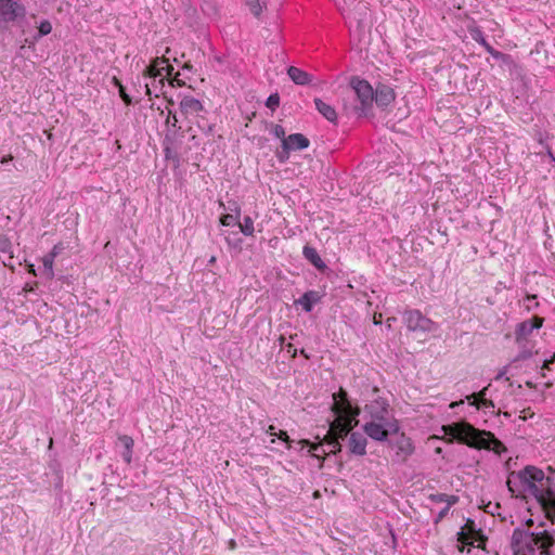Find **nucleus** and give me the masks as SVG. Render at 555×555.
<instances>
[{"label": "nucleus", "mask_w": 555, "mask_h": 555, "mask_svg": "<svg viewBox=\"0 0 555 555\" xmlns=\"http://www.w3.org/2000/svg\"><path fill=\"white\" fill-rule=\"evenodd\" d=\"M323 295L318 291H307L298 299L294 300L295 306H300L305 312H311L314 305L319 304Z\"/></svg>", "instance_id": "17"}, {"label": "nucleus", "mask_w": 555, "mask_h": 555, "mask_svg": "<svg viewBox=\"0 0 555 555\" xmlns=\"http://www.w3.org/2000/svg\"><path fill=\"white\" fill-rule=\"evenodd\" d=\"M501 506L499 503L492 504L491 502L488 503V505L485 507V511L487 513H490L494 515L495 511L499 509Z\"/></svg>", "instance_id": "52"}, {"label": "nucleus", "mask_w": 555, "mask_h": 555, "mask_svg": "<svg viewBox=\"0 0 555 555\" xmlns=\"http://www.w3.org/2000/svg\"><path fill=\"white\" fill-rule=\"evenodd\" d=\"M241 232L245 236H254L255 233V227H254V220L249 216H245L243 219V222L238 220V224Z\"/></svg>", "instance_id": "27"}, {"label": "nucleus", "mask_w": 555, "mask_h": 555, "mask_svg": "<svg viewBox=\"0 0 555 555\" xmlns=\"http://www.w3.org/2000/svg\"><path fill=\"white\" fill-rule=\"evenodd\" d=\"M287 74L296 85L306 86L312 81V76L309 73L296 66H289Z\"/></svg>", "instance_id": "22"}, {"label": "nucleus", "mask_w": 555, "mask_h": 555, "mask_svg": "<svg viewBox=\"0 0 555 555\" xmlns=\"http://www.w3.org/2000/svg\"><path fill=\"white\" fill-rule=\"evenodd\" d=\"M450 507H451V506H449V504H447V506H446V507H443V508H442V509L437 514V516H436V517H435V519H434V524H436V525H437V524H439V522H440V521H441V520H442V519L448 515V513H449V511H450Z\"/></svg>", "instance_id": "47"}, {"label": "nucleus", "mask_w": 555, "mask_h": 555, "mask_svg": "<svg viewBox=\"0 0 555 555\" xmlns=\"http://www.w3.org/2000/svg\"><path fill=\"white\" fill-rule=\"evenodd\" d=\"M469 35H470L472 39L474 41H476L477 43H479L480 46L486 44L487 39H486V36L480 27L475 26V27L470 28Z\"/></svg>", "instance_id": "32"}, {"label": "nucleus", "mask_w": 555, "mask_h": 555, "mask_svg": "<svg viewBox=\"0 0 555 555\" xmlns=\"http://www.w3.org/2000/svg\"><path fill=\"white\" fill-rule=\"evenodd\" d=\"M554 545L555 535L547 530L534 532L517 527L511 538L513 555H551Z\"/></svg>", "instance_id": "3"}, {"label": "nucleus", "mask_w": 555, "mask_h": 555, "mask_svg": "<svg viewBox=\"0 0 555 555\" xmlns=\"http://www.w3.org/2000/svg\"><path fill=\"white\" fill-rule=\"evenodd\" d=\"M198 129L205 134V135H214L215 133V125L214 124H203L201 121H197Z\"/></svg>", "instance_id": "42"}, {"label": "nucleus", "mask_w": 555, "mask_h": 555, "mask_svg": "<svg viewBox=\"0 0 555 555\" xmlns=\"http://www.w3.org/2000/svg\"><path fill=\"white\" fill-rule=\"evenodd\" d=\"M403 321L408 330L412 332L433 333L438 328V325L433 320L417 309L405 310Z\"/></svg>", "instance_id": "8"}, {"label": "nucleus", "mask_w": 555, "mask_h": 555, "mask_svg": "<svg viewBox=\"0 0 555 555\" xmlns=\"http://www.w3.org/2000/svg\"><path fill=\"white\" fill-rule=\"evenodd\" d=\"M482 47L489 54H491L495 50L488 41Z\"/></svg>", "instance_id": "59"}, {"label": "nucleus", "mask_w": 555, "mask_h": 555, "mask_svg": "<svg viewBox=\"0 0 555 555\" xmlns=\"http://www.w3.org/2000/svg\"><path fill=\"white\" fill-rule=\"evenodd\" d=\"M367 438L364 433L352 431L347 439V448L350 454L364 456L366 454Z\"/></svg>", "instance_id": "15"}, {"label": "nucleus", "mask_w": 555, "mask_h": 555, "mask_svg": "<svg viewBox=\"0 0 555 555\" xmlns=\"http://www.w3.org/2000/svg\"><path fill=\"white\" fill-rule=\"evenodd\" d=\"M476 408L483 409V410H490V409L494 408V403L492 400L487 399V400L482 401L481 403H479Z\"/></svg>", "instance_id": "50"}, {"label": "nucleus", "mask_w": 555, "mask_h": 555, "mask_svg": "<svg viewBox=\"0 0 555 555\" xmlns=\"http://www.w3.org/2000/svg\"><path fill=\"white\" fill-rule=\"evenodd\" d=\"M185 131L182 128H168L163 139L165 159L171 160L175 167H179L181 159L179 149L183 142Z\"/></svg>", "instance_id": "7"}, {"label": "nucleus", "mask_w": 555, "mask_h": 555, "mask_svg": "<svg viewBox=\"0 0 555 555\" xmlns=\"http://www.w3.org/2000/svg\"><path fill=\"white\" fill-rule=\"evenodd\" d=\"M63 250V245L60 243V244H56L53 246V248L51 249V251L48 254L50 257L54 258Z\"/></svg>", "instance_id": "51"}, {"label": "nucleus", "mask_w": 555, "mask_h": 555, "mask_svg": "<svg viewBox=\"0 0 555 555\" xmlns=\"http://www.w3.org/2000/svg\"><path fill=\"white\" fill-rule=\"evenodd\" d=\"M393 447L397 449L396 456L398 457L399 462H405L415 451L412 439L404 433H401L398 436L393 442Z\"/></svg>", "instance_id": "16"}, {"label": "nucleus", "mask_w": 555, "mask_h": 555, "mask_svg": "<svg viewBox=\"0 0 555 555\" xmlns=\"http://www.w3.org/2000/svg\"><path fill=\"white\" fill-rule=\"evenodd\" d=\"M349 86L359 104L354 105L353 111L358 117H367L372 115L374 102V89L370 82L358 76L351 77Z\"/></svg>", "instance_id": "4"}, {"label": "nucleus", "mask_w": 555, "mask_h": 555, "mask_svg": "<svg viewBox=\"0 0 555 555\" xmlns=\"http://www.w3.org/2000/svg\"><path fill=\"white\" fill-rule=\"evenodd\" d=\"M118 92H119V96L121 98V100L124 101V103L126 105H131L132 104V99L126 92V88L124 87V85L121 82H118Z\"/></svg>", "instance_id": "43"}, {"label": "nucleus", "mask_w": 555, "mask_h": 555, "mask_svg": "<svg viewBox=\"0 0 555 555\" xmlns=\"http://www.w3.org/2000/svg\"><path fill=\"white\" fill-rule=\"evenodd\" d=\"M461 531H466L472 537L473 534H478L482 537V531L476 528L475 521L470 518L466 520L465 525L461 528Z\"/></svg>", "instance_id": "35"}, {"label": "nucleus", "mask_w": 555, "mask_h": 555, "mask_svg": "<svg viewBox=\"0 0 555 555\" xmlns=\"http://www.w3.org/2000/svg\"><path fill=\"white\" fill-rule=\"evenodd\" d=\"M463 403H464V400L453 401V402L450 403L449 406H450V409H455V408L462 405Z\"/></svg>", "instance_id": "61"}, {"label": "nucleus", "mask_w": 555, "mask_h": 555, "mask_svg": "<svg viewBox=\"0 0 555 555\" xmlns=\"http://www.w3.org/2000/svg\"><path fill=\"white\" fill-rule=\"evenodd\" d=\"M358 423L354 421L347 420H334L330 423V430L327 434L328 439H334V442L338 446V440L348 439L349 435L352 433L353 427H356Z\"/></svg>", "instance_id": "12"}, {"label": "nucleus", "mask_w": 555, "mask_h": 555, "mask_svg": "<svg viewBox=\"0 0 555 555\" xmlns=\"http://www.w3.org/2000/svg\"><path fill=\"white\" fill-rule=\"evenodd\" d=\"M178 76H179V73H177V74L175 75V77H173V81H176V82H177V85H178L179 87L184 86V82H183V81H181V80H179Z\"/></svg>", "instance_id": "62"}, {"label": "nucleus", "mask_w": 555, "mask_h": 555, "mask_svg": "<svg viewBox=\"0 0 555 555\" xmlns=\"http://www.w3.org/2000/svg\"><path fill=\"white\" fill-rule=\"evenodd\" d=\"M456 537H457V542L461 544V546H459L460 552H464L465 545L474 546L473 537L470 534H468L466 531H459Z\"/></svg>", "instance_id": "31"}, {"label": "nucleus", "mask_w": 555, "mask_h": 555, "mask_svg": "<svg viewBox=\"0 0 555 555\" xmlns=\"http://www.w3.org/2000/svg\"><path fill=\"white\" fill-rule=\"evenodd\" d=\"M220 206L230 211V214H233L237 217H241V206L238 205V203L236 201H229L228 202V205H224L223 203H220Z\"/></svg>", "instance_id": "39"}, {"label": "nucleus", "mask_w": 555, "mask_h": 555, "mask_svg": "<svg viewBox=\"0 0 555 555\" xmlns=\"http://www.w3.org/2000/svg\"><path fill=\"white\" fill-rule=\"evenodd\" d=\"M302 256L309 263H311L321 273H325L328 270V267L323 261V259L319 255L318 250L314 247L310 246L309 244H306L304 246Z\"/></svg>", "instance_id": "18"}, {"label": "nucleus", "mask_w": 555, "mask_h": 555, "mask_svg": "<svg viewBox=\"0 0 555 555\" xmlns=\"http://www.w3.org/2000/svg\"><path fill=\"white\" fill-rule=\"evenodd\" d=\"M286 349H287V352H292V353H293V357H295V356H296V353H297V349L294 347V345H293V344H291V343H289V344H287V345H286Z\"/></svg>", "instance_id": "58"}, {"label": "nucleus", "mask_w": 555, "mask_h": 555, "mask_svg": "<svg viewBox=\"0 0 555 555\" xmlns=\"http://www.w3.org/2000/svg\"><path fill=\"white\" fill-rule=\"evenodd\" d=\"M52 31V25L48 20H43L40 22L38 27V35L35 36V39L38 40L39 38L49 35Z\"/></svg>", "instance_id": "36"}, {"label": "nucleus", "mask_w": 555, "mask_h": 555, "mask_svg": "<svg viewBox=\"0 0 555 555\" xmlns=\"http://www.w3.org/2000/svg\"><path fill=\"white\" fill-rule=\"evenodd\" d=\"M280 105V95L278 93H272L268 96L266 101V106L271 111H275Z\"/></svg>", "instance_id": "41"}, {"label": "nucleus", "mask_w": 555, "mask_h": 555, "mask_svg": "<svg viewBox=\"0 0 555 555\" xmlns=\"http://www.w3.org/2000/svg\"><path fill=\"white\" fill-rule=\"evenodd\" d=\"M267 434H269L270 436H275L276 437V431H275V426L273 425H270L267 429Z\"/></svg>", "instance_id": "60"}, {"label": "nucleus", "mask_w": 555, "mask_h": 555, "mask_svg": "<svg viewBox=\"0 0 555 555\" xmlns=\"http://www.w3.org/2000/svg\"><path fill=\"white\" fill-rule=\"evenodd\" d=\"M291 152L292 150L286 144V142L282 141L281 150L276 151L275 156L281 164H285L289 159Z\"/></svg>", "instance_id": "33"}, {"label": "nucleus", "mask_w": 555, "mask_h": 555, "mask_svg": "<svg viewBox=\"0 0 555 555\" xmlns=\"http://www.w3.org/2000/svg\"><path fill=\"white\" fill-rule=\"evenodd\" d=\"M26 14V8L20 0H0V21L4 23H14L23 18Z\"/></svg>", "instance_id": "11"}, {"label": "nucleus", "mask_w": 555, "mask_h": 555, "mask_svg": "<svg viewBox=\"0 0 555 555\" xmlns=\"http://www.w3.org/2000/svg\"><path fill=\"white\" fill-rule=\"evenodd\" d=\"M12 159H13V157H12L11 155L3 156V157L1 158V164H7V163H9V162H10V160H12Z\"/></svg>", "instance_id": "63"}, {"label": "nucleus", "mask_w": 555, "mask_h": 555, "mask_svg": "<svg viewBox=\"0 0 555 555\" xmlns=\"http://www.w3.org/2000/svg\"><path fill=\"white\" fill-rule=\"evenodd\" d=\"M442 430L444 435L469 448L493 451L498 455L507 452L505 444L493 433L479 429L466 421L443 425Z\"/></svg>", "instance_id": "2"}, {"label": "nucleus", "mask_w": 555, "mask_h": 555, "mask_svg": "<svg viewBox=\"0 0 555 555\" xmlns=\"http://www.w3.org/2000/svg\"><path fill=\"white\" fill-rule=\"evenodd\" d=\"M276 437L286 442L287 443V449H291V442L292 440L289 439V436L287 434V431H284V430H280L278 434H276Z\"/></svg>", "instance_id": "48"}, {"label": "nucleus", "mask_w": 555, "mask_h": 555, "mask_svg": "<svg viewBox=\"0 0 555 555\" xmlns=\"http://www.w3.org/2000/svg\"><path fill=\"white\" fill-rule=\"evenodd\" d=\"M153 81L145 85V94L149 96H152L153 92H155V96H158V92H164V88L166 86V78L160 77L156 80L152 79Z\"/></svg>", "instance_id": "25"}, {"label": "nucleus", "mask_w": 555, "mask_h": 555, "mask_svg": "<svg viewBox=\"0 0 555 555\" xmlns=\"http://www.w3.org/2000/svg\"><path fill=\"white\" fill-rule=\"evenodd\" d=\"M519 348H520V351L514 358L512 363H517L519 361H525V360L531 358L532 354H533L531 349L527 348V343H524L521 346H519Z\"/></svg>", "instance_id": "34"}, {"label": "nucleus", "mask_w": 555, "mask_h": 555, "mask_svg": "<svg viewBox=\"0 0 555 555\" xmlns=\"http://www.w3.org/2000/svg\"><path fill=\"white\" fill-rule=\"evenodd\" d=\"M340 11L345 18L354 21L360 27L366 20L369 7L365 1L344 0V7H340Z\"/></svg>", "instance_id": "9"}, {"label": "nucleus", "mask_w": 555, "mask_h": 555, "mask_svg": "<svg viewBox=\"0 0 555 555\" xmlns=\"http://www.w3.org/2000/svg\"><path fill=\"white\" fill-rule=\"evenodd\" d=\"M164 63H167V57L165 55L155 57L152 60L151 64L145 67L143 76L154 80L164 77L163 68H160V65Z\"/></svg>", "instance_id": "19"}, {"label": "nucleus", "mask_w": 555, "mask_h": 555, "mask_svg": "<svg viewBox=\"0 0 555 555\" xmlns=\"http://www.w3.org/2000/svg\"><path fill=\"white\" fill-rule=\"evenodd\" d=\"M508 366H505L502 371L498 373V375L494 377L495 380H500L504 377V375L507 373Z\"/></svg>", "instance_id": "57"}, {"label": "nucleus", "mask_w": 555, "mask_h": 555, "mask_svg": "<svg viewBox=\"0 0 555 555\" xmlns=\"http://www.w3.org/2000/svg\"><path fill=\"white\" fill-rule=\"evenodd\" d=\"M508 491L515 498H532L548 516L555 517V478L533 465L518 472H511L506 481Z\"/></svg>", "instance_id": "1"}, {"label": "nucleus", "mask_w": 555, "mask_h": 555, "mask_svg": "<svg viewBox=\"0 0 555 555\" xmlns=\"http://www.w3.org/2000/svg\"><path fill=\"white\" fill-rule=\"evenodd\" d=\"M327 444L332 447V453L337 454L341 451L343 446L340 443V440H338V446L334 442V439L327 438Z\"/></svg>", "instance_id": "49"}, {"label": "nucleus", "mask_w": 555, "mask_h": 555, "mask_svg": "<svg viewBox=\"0 0 555 555\" xmlns=\"http://www.w3.org/2000/svg\"><path fill=\"white\" fill-rule=\"evenodd\" d=\"M399 423L396 418L386 420V422L370 421L363 425V433L366 437L378 441L387 442L390 434H398Z\"/></svg>", "instance_id": "6"}, {"label": "nucleus", "mask_w": 555, "mask_h": 555, "mask_svg": "<svg viewBox=\"0 0 555 555\" xmlns=\"http://www.w3.org/2000/svg\"><path fill=\"white\" fill-rule=\"evenodd\" d=\"M490 55L494 60L502 61L503 63H509L512 61V56L509 54L503 53L499 50H494Z\"/></svg>", "instance_id": "44"}, {"label": "nucleus", "mask_w": 555, "mask_h": 555, "mask_svg": "<svg viewBox=\"0 0 555 555\" xmlns=\"http://www.w3.org/2000/svg\"><path fill=\"white\" fill-rule=\"evenodd\" d=\"M364 412L371 421L386 422L389 418V403L385 398L378 397L364 406Z\"/></svg>", "instance_id": "13"}, {"label": "nucleus", "mask_w": 555, "mask_h": 555, "mask_svg": "<svg viewBox=\"0 0 555 555\" xmlns=\"http://www.w3.org/2000/svg\"><path fill=\"white\" fill-rule=\"evenodd\" d=\"M308 443L310 444V450L312 452V456L320 459V455L317 452H319L321 450V446L317 444V443H310V442H308Z\"/></svg>", "instance_id": "55"}, {"label": "nucleus", "mask_w": 555, "mask_h": 555, "mask_svg": "<svg viewBox=\"0 0 555 555\" xmlns=\"http://www.w3.org/2000/svg\"><path fill=\"white\" fill-rule=\"evenodd\" d=\"M554 361H555V353L550 359L543 360L541 369L550 370V365L552 363H554Z\"/></svg>", "instance_id": "53"}, {"label": "nucleus", "mask_w": 555, "mask_h": 555, "mask_svg": "<svg viewBox=\"0 0 555 555\" xmlns=\"http://www.w3.org/2000/svg\"><path fill=\"white\" fill-rule=\"evenodd\" d=\"M544 318L533 315L531 319L525 320L516 325L515 328V341L518 346L524 343H528L529 337L534 331L540 330L543 326Z\"/></svg>", "instance_id": "10"}, {"label": "nucleus", "mask_w": 555, "mask_h": 555, "mask_svg": "<svg viewBox=\"0 0 555 555\" xmlns=\"http://www.w3.org/2000/svg\"><path fill=\"white\" fill-rule=\"evenodd\" d=\"M0 253L3 254H13V245L9 236L2 232H0Z\"/></svg>", "instance_id": "30"}, {"label": "nucleus", "mask_w": 555, "mask_h": 555, "mask_svg": "<svg viewBox=\"0 0 555 555\" xmlns=\"http://www.w3.org/2000/svg\"><path fill=\"white\" fill-rule=\"evenodd\" d=\"M283 142H286L292 151L306 150L310 145L309 139L301 133L289 134L287 138L283 139Z\"/></svg>", "instance_id": "21"}, {"label": "nucleus", "mask_w": 555, "mask_h": 555, "mask_svg": "<svg viewBox=\"0 0 555 555\" xmlns=\"http://www.w3.org/2000/svg\"><path fill=\"white\" fill-rule=\"evenodd\" d=\"M396 100L395 90L387 83L378 82L374 89V102L385 109Z\"/></svg>", "instance_id": "14"}, {"label": "nucleus", "mask_w": 555, "mask_h": 555, "mask_svg": "<svg viewBox=\"0 0 555 555\" xmlns=\"http://www.w3.org/2000/svg\"><path fill=\"white\" fill-rule=\"evenodd\" d=\"M118 441L122 448V451L120 452V455L122 460L130 464L132 460V452H133V439L130 436L122 435L118 437Z\"/></svg>", "instance_id": "24"}, {"label": "nucleus", "mask_w": 555, "mask_h": 555, "mask_svg": "<svg viewBox=\"0 0 555 555\" xmlns=\"http://www.w3.org/2000/svg\"><path fill=\"white\" fill-rule=\"evenodd\" d=\"M246 4L249 7L251 14L255 17H259L267 8V2L264 0H246Z\"/></svg>", "instance_id": "28"}, {"label": "nucleus", "mask_w": 555, "mask_h": 555, "mask_svg": "<svg viewBox=\"0 0 555 555\" xmlns=\"http://www.w3.org/2000/svg\"><path fill=\"white\" fill-rule=\"evenodd\" d=\"M487 390H488V386L478 392H474V393L467 396L466 399H467L469 405L477 406L479 403L487 400V398H486Z\"/></svg>", "instance_id": "29"}, {"label": "nucleus", "mask_w": 555, "mask_h": 555, "mask_svg": "<svg viewBox=\"0 0 555 555\" xmlns=\"http://www.w3.org/2000/svg\"><path fill=\"white\" fill-rule=\"evenodd\" d=\"M160 68H163V73L165 72L167 75H172L173 67L169 64V60L167 59V63H164L160 65Z\"/></svg>", "instance_id": "54"}, {"label": "nucleus", "mask_w": 555, "mask_h": 555, "mask_svg": "<svg viewBox=\"0 0 555 555\" xmlns=\"http://www.w3.org/2000/svg\"><path fill=\"white\" fill-rule=\"evenodd\" d=\"M524 306L527 311H531L539 307L537 295H527L524 299Z\"/></svg>", "instance_id": "40"}, {"label": "nucleus", "mask_w": 555, "mask_h": 555, "mask_svg": "<svg viewBox=\"0 0 555 555\" xmlns=\"http://www.w3.org/2000/svg\"><path fill=\"white\" fill-rule=\"evenodd\" d=\"M332 398L333 403L331 410L336 420L354 421L358 423L357 417L360 414V409L352 404L348 392L344 388L340 387L338 391L332 395Z\"/></svg>", "instance_id": "5"}, {"label": "nucleus", "mask_w": 555, "mask_h": 555, "mask_svg": "<svg viewBox=\"0 0 555 555\" xmlns=\"http://www.w3.org/2000/svg\"><path fill=\"white\" fill-rule=\"evenodd\" d=\"M240 217L233 214H225L220 217V223L224 227H232L238 224Z\"/></svg>", "instance_id": "37"}, {"label": "nucleus", "mask_w": 555, "mask_h": 555, "mask_svg": "<svg viewBox=\"0 0 555 555\" xmlns=\"http://www.w3.org/2000/svg\"><path fill=\"white\" fill-rule=\"evenodd\" d=\"M473 541L474 544L478 543V546H480V544L485 541V535L482 534V537H480L478 534H473Z\"/></svg>", "instance_id": "56"}, {"label": "nucleus", "mask_w": 555, "mask_h": 555, "mask_svg": "<svg viewBox=\"0 0 555 555\" xmlns=\"http://www.w3.org/2000/svg\"><path fill=\"white\" fill-rule=\"evenodd\" d=\"M271 133L283 141L285 137V129L281 125H273Z\"/></svg>", "instance_id": "46"}, {"label": "nucleus", "mask_w": 555, "mask_h": 555, "mask_svg": "<svg viewBox=\"0 0 555 555\" xmlns=\"http://www.w3.org/2000/svg\"><path fill=\"white\" fill-rule=\"evenodd\" d=\"M42 263H43V267H44V271L47 273V276L49 279H52L53 275H54V272H53V263H54V258L50 257L49 255H46L43 258H42Z\"/></svg>", "instance_id": "38"}, {"label": "nucleus", "mask_w": 555, "mask_h": 555, "mask_svg": "<svg viewBox=\"0 0 555 555\" xmlns=\"http://www.w3.org/2000/svg\"><path fill=\"white\" fill-rule=\"evenodd\" d=\"M180 111L184 115L197 113L204 109L202 102L191 95H185L180 102Z\"/></svg>", "instance_id": "20"}, {"label": "nucleus", "mask_w": 555, "mask_h": 555, "mask_svg": "<svg viewBox=\"0 0 555 555\" xmlns=\"http://www.w3.org/2000/svg\"><path fill=\"white\" fill-rule=\"evenodd\" d=\"M428 500L433 503H447L449 506H452L459 502V496L449 495L446 493H433L429 494Z\"/></svg>", "instance_id": "26"}, {"label": "nucleus", "mask_w": 555, "mask_h": 555, "mask_svg": "<svg viewBox=\"0 0 555 555\" xmlns=\"http://www.w3.org/2000/svg\"><path fill=\"white\" fill-rule=\"evenodd\" d=\"M315 108L318 112L328 121L336 122L337 121V114L335 108L323 102L321 99H314Z\"/></svg>", "instance_id": "23"}, {"label": "nucleus", "mask_w": 555, "mask_h": 555, "mask_svg": "<svg viewBox=\"0 0 555 555\" xmlns=\"http://www.w3.org/2000/svg\"><path fill=\"white\" fill-rule=\"evenodd\" d=\"M178 118H177V115L176 113L169 111L168 112V117H167V120H166V125L168 128H182L181 126L178 125Z\"/></svg>", "instance_id": "45"}, {"label": "nucleus", "mask_w": 555, "mask_h": 555, "mask_svg": "<svg viewBox=\"0 0 555 555\" xmlns=\"http://www.w3.org/2000/svg\"><path fill=\"white\" fill-rule=\"evenodd\" d=\"M216 260L217 258L215 256H211L210 259L208 260V264L212 266L216 262Z\"/></svg>", "instance_id": "64"}]
</instances>
